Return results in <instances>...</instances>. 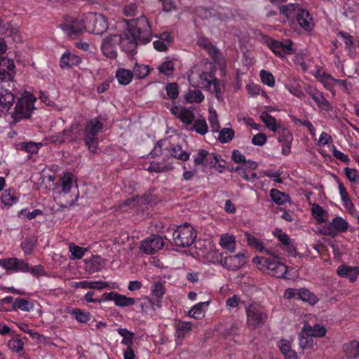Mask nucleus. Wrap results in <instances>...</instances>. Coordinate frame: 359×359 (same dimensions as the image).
<instances>
[{"mask_svg":"<svg viewBox=\"0 0 359 359\" xmlns=\"http://www.w3.org/2000/svg\"><path fill=\"white\" fill-rule=\"evenodd\" d=\"M208 121L212 128L213 132H218L219 129V124L217 118V114L212 107L209 109Z\"/></svg>","mask_w":359,"mask_h":359,"instance_id":"58","label":"nucleus"},{"mask_svg":"<svg viewBox=\"0 0 359 359\" xmlns=\"http://www.w3.org/2000/svg\"><path fill=\"white\" fill-rule=\"evenodd\" d=\"M71 286L74 288H82V289H95V290H102L105 287H109L110 289H118V284L116 283H113L109 285L107 282L104 281H91V280H84L80 282H73L71 283Z\"/></svg>","mask_w":359,"mask_h":359,"instance_id":"17","label":"nucleus"},{"mask_svg":"<svg viewBox=\"0 0 359 359\" xmlns=\"http://www.w3.org/2000/svg\"><path fill=\"white\" fill-rule=\"evenodd\" d=\"M172 40L170 33L163 32L156 40L154 41L153 46L158 51H165L172 43Z\"/></svg>","mask_w":359,"mask_h":359,"instance_id":"27","label":"nucleus"},{"mask_svg":"<svg viewBox=\"0 0 359 359\" xmlns=\"http://www.w3.org/2000/svg\"><path fill=\"white\" fill-rule=\"evenodd\" d=\"M206 88L210 91L215 93L216 96L219 97V94L222 92L224 86L220 83L217 79L214 78L211 73L203 72L200 74L199 84Z\"/></svg>","mask_w":359,"mask_h":359,"instance_id":"13","label":"nucleus"},{"mask_svg":"<svg viewBox=\"0 0 359 359\" xmlns=\"http://www.w3.org/2000/svg\"><path fill=\"white\" fill-rule=\"evenodd\" d=\"M0 266L7 271L27 273L29 271V264L23 259L16 257H9L0 259Z\"/></svg>","mask_w":359,"mask_h":359,"instance_id":"10","label":"nucleus"},{"mask_svg":"<svg viewBox=\"0 0 359 359\" xmlns=\"http://www.w3.org/2000/svg\"><path fill=\"white\" fill-rule=\"evenodd\" d=\"M302 8L298 4H289L282 6L280 8V13L284 22L292 25L294 23V18H297V14Z\"/></svg>","mask_w":359,"mask_h":359,"instance_id":"22","label":"nucleus"},{"mask_svg":"<svg viewBox=\"0 0 359 359\" xmlns=\"http://www.w3.org/2000/svg\"><path fill=\"white\" fill-rule=\"evenodd\" d=\"M6 37H9L15 43H21L23 40V34L17 24H8L4 32Z\"/></svg>","mask_w":359,"mask_h":359,"instance_id":"26","label":"nucleus"},{"mask_svg":"<svg viewBox=\"0 0 359 359\" xmlns=\"http://www.w3.org/2000/svg\"><path fill=\"white\" fill-rule=\"evenodd\" d=\"M170 111L186 126H190L194 120V112L186 107L175 105L170 108Z\"/></svg>","mask_w":359,"mask_h":359,"instance_id":"20","label":"nucleus"},{"mask_svg":"<svg viewBox=\"0 0 359 359\" xmlns=\"http://www.w3.org/2000/svg\"><path fill=\"white\" fill-rule=\"evenodd\" d=\"M117 332L123 337L121 343L127 347L132 346L135 337L134 333L126 328H119L117 330Z\"/></svg>","mask_w":359,"mask_h":359,"instance_id":"47","label":"nucleus"},{"mask_svg":"<svg viewBox=\"0 0 359 359\" xmlns=\"http://www.w3.org/2000/svg\"><path fill=\"white\" fill-rule=\"evenodd\" d=\"M266 43L273 53L280 57L294 53V44L290 39L276 41L269 39L266 40Z\"/></svg>","mask_w":359,"mask_h":359,"instance_id":"6","label":"nucleus"},{"mask_svg":"<svg viewBox=\"0 0 359 359\" xmlns=\"http://www.w3.org/2000/svg\"><path fill=\"white\" fill-rule=\"evenodd\" d=\"M271 199L277 204L282 205L290 201L287 194L283 193L277 189H271L270 191Z\"/></svg>","mask_w":359,"mask_h":359,"instance_id":"49","label":"nucleus"},{"mask_svg":"<svg viewBox=\"0 0 359 359\" xmlns=\"http://www.w3.org/2000/svg\"><path fill=\"white\" fill-rule=\"evenodd\" d=\"M311 305L316 304L318 299L317 297L306 289H300L299 299Z\"/></svg>","mask_w":359,"mask_h":359,"instance_id":"46","label":"nucleus"},{"mask_svg":"<svg viewBox=\"0 0 359 359\" xmlns=\"http://www.w3.org/2000/svg\"><path fill=\"white\" fill-rule=\"evenodd\" d=\"M196 235L194 228L187 224L180 226L173 233V241L175 245L187 247L195 241Z\"/></svg>","mask_w":359,"mask_h":359,"instance_id":"4","label":"nucleus"},{"mask_svg":"<svg viewBox=\"0 0 359 359\" xmlns=\"http://www.w3.org/2000/svg\"><path fill=\"white\" fill-rule=\"evenodd\" d=\"M210 304V301L199 302L191 307L188 316L194 319H201L205 316V309Z\"/></svg>","mask_w":359,"mask_h":359,"instance_id":"32","label":"nucleus"},{"mask_svg":"<svg viewBox=\"0 0 359 359\" xmlns=\"http://www.w3.org/2000/svg\"><path fill=\"white\" fill-rule=\"evenodd\" d=\"M86 270L90 273L100 271L104 266V260L100 256H93L90 259H86Z\"/></svg>","mask_w":359,"mask_h":359,"instance_id":"34","label":"nucleus"},{"mask_svg":"<svg viewBox=\"0 0 359 359\" xmlns=\"http://www.w3.org/2000/svg\"><path fill=\"white\" fill-rule=\"evenodd\" d=\"M193 158L196 166L201 165L203 168L213 167L218 161V156L215 153H210L204 149H198Z\"/></svg>","mask_w":359,"mask_h":359,"instance_id":"12","label":"nucleus"},{"mask_svg":"<svg viewBox=\"0 0 359 359\" xmlns=\"http://www.w3.org/2000/svg\"><path fill=\"white\" fill-rule=\"evenodd\" d=\"M260 119L265 123L266 126L272 131H276L278 128V124L276 119L270 116L266 111H263L260 114Z\"/></svg>","mask_w":359,"mask_h":359,"instance_id":"51","label":"nucleus"},{"mask_svg":"<svg viewBox=\"0 0 359 359\" xmlns=\"http://www.w3.org/2000/svg\"><path fill=\"white\" fill-rule=\"evenodd\" d=\"M86 30L95 34H102L109 27L107 18L102 13H88L84 15Z\"/></svg>","mask_w":359,"mask_h":359,"instance_id":"3","label":"nucleus"},{"mask_svg":"<svg viewBox=\"0 0 359 359\" xmlns=\"http://www.w3.org/2000/svg\"><path fill=\"white\" fill-rule=\"evenodd\" d=\"M198 43L200 46L205 48L208 50L209 53L212 56V58L214 61H216L217 55H218V51L210 43L208 39L205 38H201Z\"/></svg>","mask_w":359,"mask_h":359,"instance_id":"52","label":"nucleus"},{"mask_svg":"<svg viewBox=\"0 0 359 359\" xmlns=\"http://www.w3.org/2000/svg\"><path fill=\"white\" fill-rule=\"evenodd\" d=\"M337 273L341 277L348 278L351 282H354L358 276L359 270L358 267L355 266L353 267L341 265L338 267Z\"/></svg>","mask_w":359,"mask_h":359,"instance_id":"31","label":"nucleus"},{"mask_svg":"<svg viewBox=\"0 0 359 359\" xmlns=\"http://www.w3.org/2000/svg\"><path fill=\"white\" fill-rule=\"evenodd\" d=\"M165 90L169 98L175 100L178 97L179 88L176 83H168L165 87Z\"/></svg>","mask_w":359,"mask_h":359,"instance_id":"63","label":"nucleus"},{"mask_svg":"<svg viewBox=\"0 0 359 359\" xmlns=\"http://www.w3.org/2000/svg\"><path fill=\"white\" fill-rule=\"evenodd\" d=\"M266 271L269 274L276 278H287V267L276 259H269L268 264L266 265Z\"/></svg>","mask_w":359,"mask_h":359,"instance_id":"21","label":"nucleus"},{"mask_svg":"<svg viewBox=\"0 0 359 359\" xmlns=\"http://www.w3.org/2000/svg\"><path fill=\"white\" fill-rule=\"evenodd\" d=\"M307 93L311 95L316 104L325 110H330L331 107L329 102L324 98L323 95L313 87H308L306 88Z\"/></svg>","mask_w":359,"mask_h":359,"instance_id":"33","label":"nucleus"},{"mask_svg":"<svg viewBox=\"0 0 359 359\" xmlns=\"http://www.w3.org/2000/svg\"><path fill=\"white\" fill-rule=\"evenodd\" d=\"M202 255L208 262L214 264L220 262L222 264L224 259H222L221 253L211 246L208 249L203 250Z\"/></svg>","mask_w":359,"mask_h":359,"instance_id":"36","label":"nucleus"},{"mask_svg":"<svg viewBox=\"0 0 359 359\" xmlns=\"http://www.w3.org/2000/svg\"><path fill=\"white\" fill-rule=\"evenodd\" d=\"M294 62L299 65L303 71H306L309 67V59L306 53H298L294 57Z\"/></svg>","mask_w":359,"mask_h":359,"instance_id":"59","label":"nucleus"},{"mask_svg":"<svg viewBox=\"0 0 359 359\" xmlns=\"http://www.w3.org/2000/svg\"><path fill=\"white\" fill-rule=\"evenodd\" d=\"M118 40L116 34H110L102 39L100 49L105 57L109 59H115L117 57Z\"/></svg>","mask_w":359,"mask_h":359,"instance_id":"11","label":"nucleus"},{"mask_svg":"<svg viewBox=\"0 0 359 359\" xmlns=\"http://www.w3.org/2000/svg\"><path fill=\"white\" fill-rule=\"evenodd\" d=\"M36 98L29 92H24L18 98L13 118L16 121L29 118L34 109Z\"/></svg>","mask_w":359,"mask_h":359,"instance_id":"2","label":"nucleus"},{"mask_svg":"<svg viewBox=\"0 0 359 359\" xmlns=\"http://www.w3.org/2000/svg\"><path fill=\"white\" fill-rule=\"evenodd\" d=\"M234 137V131L231 128H224L219 131L218 140L222 143H226Z\"/></svg>","mask_w":359,"mask_h":359,"instance_id":"56","label":"nucleus"},{"mask_svg":"<svg viewBox=\"0 0 359 359\" xmlns=\"http://www.w3.org/2000/svg\"><path fill=\"white\" fill-rule=\"evenodd\" d=\"M104 297L107 301H112L114 304L118 307L130 306L135 304V298L129 297L126 295L115 292L104 293Z\"/></svg>","mask_w":359,"mask_h":359,"instance_id":"19","label":"nucleus"},{"mask_svg":"<svg viewBox=\"0 0 359 359\" xmlns=\"http://www.w3.org/2000/svg\"><path fill=\"white\" fill-rule=\"evenodd\" d=\"M313 217L318 223H323L329 218L327 212L318 204H313L311 206Z\"/></svg>","mask_w":359,"mask_h":359,"instance_id":"37","label":"nucleus"},{"mask_svg":"<svg viewBox=\"0 0 359 359\" xmlns=\"http://www.w3.org/2000/svg\"><path fill=\"white\" fill-rule=\"evenodd\" d=\"M297 22L304 30H310L313 26V22L306 10L302 9L297 14Z\"/></svg>","mask_w":359,"mask_h":359,"instance_id":"35","label":"nucleus"},{"mask_svg":"<svg viewBox=\"0 0 359 359\" xmlns=\"http://www.w3.org/2000/svg\"><path fill=\"white\" fill-rule=\"evenodd\" d=\"M125 29L118 36V43L123 50L132 53L138 41L147 43L151 39V31L148 20L145 16L126 21Z\"/></svg>","mask_w":359,"mask_h":359,"instance_id":"1","label":"nucleus"},{"mask_svg":"<svg viewBox=\"0 0 359 359\" xmlns=\"http://www.w3.org/2000/svg\"><path fill=\"white\" fill-rule=\"evenodd\" d=\"M164 240L161 236L151 235L140 242V251L146 255H153L164 246Z\"/></svg>","mask_w":359,"mask_h":359,"instance_id":"8","label":"nucleus"},{"mask_svg":"<svg viewBox=\"0 0 359 359\" xmlns=\"http://www.w3.org/2000/svg\"><path fill=\"white\" fill-rule=\"evenodd\" d=\"M13 94L8 90H2L0 92V111H8L14 103Z\"/></svg>","mask_w":359,"mask_h":359,"instance_id":"29","label":"nucleus"},{"mask_svg":"<svg viewBox=\"0 0 359 359\" xmlns=\"http://www.w3.org/2000/svg\"><path fill=\"white\" fill-rule=\"evenodd\" d=\"M248 258L246 250H243L237 255L224 259L222 265L229 269L236 270L242 267Z\"/></svg>","mask_w":359,"mask_h":359,"instance_id":"18","label":"nucleus"},{"mask_svg":"<svg viewBox=\"0 0 359 359\" xmlns=\"http://www.w3.org/2000/svg\"><path fill=\"white\" fill-rule=\"evenodd\" d=\"M259 76L262 82L269 87H273L275 86V78L273 75L266 70H261Z\"/></svg>","mask_w":359,"mask_h":359,"instance_id":"55","label":"nucleus"},{"mask_svg":"<svg viewBox=\"0 0 359 359\" xmlns=\"http://www.w3.org/2000/svg\"><path fill=\"white\" fill-rule=\"evenodd\" d=\"M219 245L222 248L233 252L236 249V238L232 234L224 233L221 235Z\"/></svg>","mask_w":359,"mask_h":359,"instance_id":"38","label":"nucleus"},{"mask_svg":"<svg viewBox=\"0 0 359 359\" xmlns=\"http://www.w3.org/2000/svg\"><path fill=\"white\" fill-rule=\"evenodd\" d=\"M313 75L329 90H332L335 86L346 91L348 90V85L345 81L336 80L331 75L325 73L323 69H316L313 72Z\"/></svg>","mask_w":359,"mask_h":359,"instance_id":"9","label":"nucleus"},{"mask_svg":"<svg viewBox=\"0 0 359 359\" xmlns=\"http://www.w3.org/2000/svg\"><path fill=\"white\" fill-rule=\"evenodd\" d=\"M15 74L14 61L7 57H0V82L12 80Z\"/></svg>","mask_w":359,"mask_h":359,"instance_id":"16","label":"nucleus"},{"mask_svg":"<svg viewBox=\"0 0 359 359\" xmlns=\"http://www.w3.org/2000/svg\"><path fill=\"white\" fill-rule=\"evenodd\" d=\"M102 125L96 118L88 122L84 140L89 150L93 153H95L97 151V133L102 130Z\"/></svg>","mask_w":359,"mask_h":359,"instance_id":"5","label":"nucleus"},{"mask_svg":"<svg viewBox=\"0 0 359 359\" xmlns=\"http://www.w3.org/2000/svg\"><path fill=\"white\" fill-rule=\"evenodd\" d=\"M192 130L196 131L197 133L204 135L208 133V128L205 119L198 118L194 123Z\"/></svg>","mask_w":359,"mask_h":359,"instance_id":"53","label":"nucleus"},{"mask_svg":"<svg viewBox=\"0 0 359 359\" xmlns=\"http://www.w3.org/2000/svg\"><path fill=\"white\" fill-rule=\"evenodd\" d=\"M291 341L282 339L278 342V346L285 359H297V352L292 348Z\"/></svg>","mask_w":359,"mask_h":359,"instance_id":"28","label":"nucleus"},{"mask_svg":"<svg viewBox=\"0 0 359 359\" xmlns=\"http://www.w3.org/2000/svg\"><path fill=\"white\" fill-rule=\"evenodd\" d=\"M344 351L348 358H356L359 355V341H352L344 346Z\"/></svg>","mask_w":359,"mask_h":359,"instance_id":"44","label":"nucleus"},{"mask_svg":"<svg viewBox=\"0 0 359 359\" xmlns=\"http://www.w3.org/2000/svg\"><path fill=\"white\" fill-rule=\"evenodd\" d=\"M292 137L290 134H286L283 138L279 140L281 144V153L284 156H287L291 152V144Z\"/></svg>","mask_w":359,"mask_h":359,"instance_id":"50","label":"nucleus"},{"mask_svg":"<svg viewBox=\"0 0 359 359\" xmlns=\"http://www.w3.org/2000/svg\"><path fill=\"white\" fill-rule=\"evenodd\" d=\"M247 322L249 327L256 328L264 323L266 314L258 304H252L246 309Z\"/></svg>","mask_w":359,"mask_h":359,"instance_id":"7","label":"nucleus"},{"mask_svg":"<svg viewBox=\"0 0 359 359\" xmlns=\"http://www.w3.org/2000/svg\"><path fill=\"white\" fill-rule=\"evenodd\" d=\"M15 306L26 312L31 311L34 309V304L32 302L23 299H16Z\"/></svg>","mask_w":359,"mask_h":359,"instance_id":"62","label":"nucleus"},{"mask_svg":"<svg viewBox=\"0 0 359 359\" xmlns=\"http://www.w3.org/2000/svg\"><path fill=\"white\" fill-rule=\"evenodd\" d=\"M73 185V177L69 173L64 175L60 183H57L55 191L58 194H68Z\"/></svg>","mask_w":359,"mask_h":359,"instance_id":"30","label":"nucleus"},{"mask_svg":"<svg viewBox=\"0 0 359 359\" xmlns=\"http://www.w3.org/2000/svg\"><path fill=\"white\" fill-rule=\"evenodd\" d=\"M133 72L137 78L143 79L149 74L150 69L147 65L137 64L133 68Z\"/></svg>","mask_w":359,"mask_h":359,"instance_id":"60","label":"nucleus"},{"mask_svg":"<svg viewBox=\"0 0 359 359\" xmlns=\"http://www.w3.org/2000/svg\"><path fill=\"white\" fill-rule=\"evenodd\" d=\"M171 155L180 160L187 161L189 158V154L182 150L180 147H175L172 149Z\"/></svg>","mask_w":359,"mask_h":359,"instance_id":"61","label":"nucleus"},{"mask_svg":"<svg viewBox=\"0 0 359 359\" xmlns=\"http://www.w3.org/2000/svg\"><path fill=\"white\" fill-rule=\"evenodd\" d=\"M76 128L77 126H73L70 130H65L62 134L53 137L52 141L55 143H61L70 140V137H76Z\"/></svg>","mask_w":359,"mask_h":359,"instance_id":"40","label":"nucleus"},{"mask_svg":"<svg viewBox=\"0 0 359 359\" xmlns=\"http://www.w3.org/2000/svg\"><path fill=\"white\" fill-rule=\"evenodd\" d=\"M62 29L68 35L73 36L86 29L84 15L75 19L67 20L62 25Z\"/></svg>","mask_w":359,"mask_h":359,"instance_id":"15","label":"nucleus"},{"mask_svg":"<svg viewBox=\"0 0 359 359\" xmlns=\"http://www.w3.org/2000/svg\"><path fill=\"white\" fill-rule=\"evenodd\" d=\"M245 238L247 239L248 244L256 249L257 250L261 252H265L266 254L271 255V251L265 249L263 246L262 243L255 238V236L252 235L251 233L246 232L245 233Z\"/></svg>","mask_w":359,"mask_h":359,"instance_id":"39","label":"nucleus"},{"mask_svg":"<svg viewBox=\"0 0 359 359\" xmlns=\"http://www.w3.org/2000/svg\"><path fill=\"white\" fill-rule=\"evenodd\" d=\"M81 62L80 57L72 53L69 50H67L60 57V66L62 69H65L78 65Z\"/></svg>","mask_w":359,"mask_h":359,"instance_id":"25","label":"nucleus"},{"mask_svg":"<svg viewBox=\"0 0 359 359\" xmlns=\"http://www.w3.org/2000/svg\"><path fill=\"white\" fill-rule=\"evenodd\" d=\"M165 292V290L162 283H156L153 285L149 298V303L153 310L161 306V299Z\"/></svg>","mask_w":359,"mask_h":359,"instance_id":"23","label":"nucleus"},{"mask_svg":"<svg viewBox=\"0 0 359 359\" xmlns=\"http://www.w3.org/2000/svg\"><path fill=\"white\" fill-rule=\"evenodd\" d=\"M273 235L278 239V241L284 245H285L289 251L294 250V245L292 240L289 238L288 235L282 231L280 229H276L273 231Z\"/></svg>","mask_w":359,"mask_h":359,"instance_id":"43","label":"nucleus"},{"mask_svg":"<svg viewBox=\"0 0 359 359\" xmlns=\"http://www.w3.org/2000/svg\"><path fill=\"white\" fill-rule=\"evenodd\" d=\"M344 173L348 180L352 183H357L359 180V174L356 169L345 168Z\"/></svg>","mask_w":359,"mask_h":359,"instance_id":"64","label":"nucleus"},{"mask_svg":"<svg viewBox=\"0 0 359 359\" xmlns=\"http://www.w3.org/2000/svg\"><path fill=\"white\" fill-rule=\"evenodd\" d=\"M159 72L166 76L172 75L174 72L172 60H165L161 62L157 67Z\"/></svg>","mask_w":359,"mask_h":359,"instance_id":"54","label":"nucleus"},{"mask_svg":"<svg viewBox=\"0 0 359 359\" xmlns=\"http://www.w3.org/2000/svg\"><path fill=\"white\" fill-rule=\"evenodd\" d=\"M18 198L15 196V191L13 189L5 190L1 194L2 203L8 207H11L17 203Z\"/></svg>","mask_w":359,"mask_h":359,"instance_id":"42","label":"nucleus"},{"mask_svg":"<svg viewBox=\"0 0 359 359\" xmlns=\"http://www.w3.org/2000/svg\"><path fill=\"white\" fill-rule=\"evenodd\" d=\"M116 76L120 84L126 86L132 81L133 74L130 70L119 69L116 72Z\"/></svg>","mask_w":359,"mask_h":359,"instance_id":"41","label":"nucleus"},{"mask_svg":"<svg viewBox=\"0 0 359 359\" xmlns=\"http://www.w3.org/2000/svg\"><path fill=\"white\" fill-rule=\"evenodd\" d=\"M302 333L308 337H323L327 333L325 326L316 324L311 326L309 323H305L302 329Z\"/></svg>","mask_w":359,"mask_h":359,"instance_id":"24","label":"nucleus"},{"mask_svg":"<svg viewBox=\"0 0 359 359\" xmlns=\"http://www.w3.org/2000/svg\"><path fill=\"white\" fill-rule=\"evenodd\" d=\"M70 313L74 316L78 322L81 323H87L91 319V315L90 313L79 309H73L71 310Z\"/></svg>","mask_w":359,"mask_h":359,"instance_id":"48","label":"nucleus"},{"mask_svg":"<svg viewBox=\"0 0 359 359\" xmlns=\"http://www.w3.org/2000/svg\"><path fill=\"white\" fill-rule=\"evenodd\" d=\"M189 103H200L204 100V95L199 90H189L185 95Z\"/></svg>","mask_w":359,"mask_h":359,"instance_id":"45","label":"nucleus"},{"mask_svg":"<svg viewBox=\"0 0 359 359\" xmlns=\"http://www.w3.org/2000/svg\"><path fill=\"white\" fill-rule=\"evenodd\" d=\"M69 248L74 259H81L88 251L87 248L79 247L73 243L69 244Z\"/></svg>","mask_w":359,"mask_h":359,"instance_id":"57","label":"nucleus"},{"mask_svg":"<svg viewBox=\"0 0 359 359\" xmlns=\"http://www.w3.org/2000/svg\"><path fill=\"white\" fill-rule=\"evenodd\" d=\"M348 228V224L344 218L337 217L327 226L322 228L321 232L327 236H336L339 232H344Z\"/></svg>","mask_w":359,"mask_h":359,"instance_id":"14","label":"nucleus"}]
</instances>
